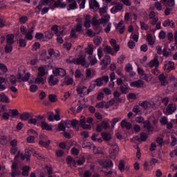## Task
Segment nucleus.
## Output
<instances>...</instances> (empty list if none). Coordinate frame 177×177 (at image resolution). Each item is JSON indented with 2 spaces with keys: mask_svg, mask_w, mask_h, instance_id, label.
<instances>
[{
  "mask_svg": "<svg viewBox=\"0 0 177 177\" xmlns=\"http://www.w3.org/2000/svg\"><path fill=\"white\" fill-rule=\"evenodd\" d=\"M147 134H146V133L142 132L140 133V140L141 142H146V140H147Z\"/></svg>",
  "mask_w": 177,
  "mask_h": 177,
  "instance_id": "obj_37",
  "label": "nucleus"
},
{
  "mask_svg": "<svg viewBox=\"0 0 177 177\" xmlns=\"http://www.w3.org/2000/svg\"><path fill=\"white\" fill-rule=\"evenodd\" d=\"M86 122L88 124H91V122H93V118H85V116H81V118L79 122V125L82 127L83 129H91L92 127L91 126V124H86Z\"/></svg>",
  "mask_w": 177,
  "mask_h": 177,
  "instance_id": "obj_1",
  "label": "nucleus"
},
{
  "mask_svg": "<svg viewBox=\"0 0 177 177\" xmlns=\"http://www.w3.org/2000/svg\"><path fill=\"white\" fill-rule=\"evenodd\" d=\"M174 65V62L169 61L167 64H165V70H167V72L169 73L171 71L175 69V66Z\"/></svg>",
  "mask_w": 177,
  "mask_h": 177,
  "instance_id": "obj_10",
  "label": "nucleus"
},
{
  "mask_svg": "<svg viewBox=\"0 0 177 177\" xmlns=\"http://www.w3.org/2000/svg\"><path fill=\"white\" fill-rule=\"evenodd\" d=\"M28 20V17H27V16H23L19 19V23H21V24H24V23H26V21Z\"/></svg>",
  "mask_w": 177,
  "mask_h": 177,
  "instance_id": "obj_54",
  "label": "nucleus"
},
{
  "mask_svg": "<svg viewBox=\"0 0 177 177\" xmlns=\"http://www.w3.org/2000/svg\"><path fill=\"white\" fill-rule=\"evenodd\" d=\"M74 82V80L73 78H68L64 82V84H66V85H73V83Z\"/></svg>",
  "mask_w": 177,
  "mask_h": 177,
  "instance_id": "obj_55",
  "label": "nucleus"
},
{
  "mask_svg": "<svg viewBox=\"0 0 177 177\" xmlns=\"http://www.w3.org/2000/svg\"><path fill=\"white\" fill-rule=\"evenodd\" d=\"M158 78L163 86H165V85L168 84V82H167V80H165V75L164 74H160Z\"/></svg>",
  "mask_w": 177,
  "mask_h": 177,
  "instance_id": "obj_24",
  "label": "nucleus"
},
{
  "mask_svg": "<svg viewBox=\"0 0 177 177\" xmlns=\"http://www.w3.org/2000/svg\"><path fill=\"white\" fill-rule=\"evenodd\" d=\"M110 80L111 82H112V88H114V80H115V73L114 72H112L110 74Z\"/></svg>",
  "mask_w": 177,
  "mask_h": 177,
  "instance_id": "obj_45",
  "label": "nucleus"
},
{
  "mask_svg": "<svg viewBox=\"0 0 177 177\" xmlns=\"http://www.w3.org/2000/svg\"><path fill=\"white\" fill-rule=\"evenodd\" d=\"M89 6H90V9L97 10V9L99 8V3H97L96 0H90Z\"/></svg>",
  "mask_w": 177,
  "mask_h": 177,
  "instance_id": "obj_9",
  "label": "nucleus"
},
{
  "mask_svg": "<svg viewBox=\"0 0 177 177\" xmlns=\"http://www.w3.org/2000/svg\"><path fill=\"white\" fill-rule=\"evenodd\" d=\"M53 32L52 31H47L44 33V37L46 39H52L53 38Z\"/></svg>",
  "mask_w": 177,
  "mask_h": 177,
  "instance_id": "obj_34",
  "label": "nucleus"
},
{
  "mask_svg": "<svg viewBox=\"0 0 177 177\" xmlns=\"http://www.w3.org/2000/svg\"><path fill=\"white\" fill-rule=\"evenodd\" d=\"M102 41H103V39H102V37H100V38L95 39L93 40V42L94 44H95V45L99 46L100 45V44H102Z\"/></svg>",
  "mask_w": 177,
  "mask_h": 177,
  "instance_id": "obj_58",
  "label": "nucleus"
},
{
  "mask_svg": "<svg viewBox=\"0 0 177 177\" xmlns=\"http://www.w3.org/2000/svg\"><path fill=\"white\" fill-rule=\"evenodd\" d=\"M48 121H51V122L55 121V113H53V112H48Z\"/></svg>",
  "mask_w": 177,
  "mask_h": 177,
  "instance_id": "obj_44",
  "label": "nucleus"
},
{
  "mask_svg": "<svg viewBox=\"0 0 177 177\" xmlns=\"http://www.w3.org/2000/svg\"><path fill=\"white\" fill-rule=\"evenodd\" d=\"M39 145H40V146H42L43 147H48L49 145H50V140H48L47 141L40 140L39 142Z\"/></svg>",
  "mask_w": 177,
  "mask_h": 177,
  "instance_id": "obj_26",
  "label": "nucleus"
},
{
  "mask_svg": "<svg viewBox=\"0 0 177 177\" xmlns=\"http://www.w3.org/2000/svg\"><path fill=\"white\" fill-rule=\"evenodd\" d=\"M53 73L55 75V77L60 76V77H64L66 75V70L62 68H57L53 71Z\"/></svg>",
  "mask_w": 177,
  "mask_h": 177,
  "instance_id": "obj_5",
  "label": "nucleus"
},
{
  "mask_svg": "<svg viewBox=\"0 0 177 177\" xmlns=\"http://www.w3.org/2000/svg\"><path fill=\"white\" fill-rule=\"evenodd\" d=\"M149 66L151 67V68H153V67L156 66L154 69L151 70L152 74L156 75V72L158 71V69H157V68L158 67V66H160L158 59L157 57H155L153 59L151 60L149 63Z\"/></svg>",
  "mask_w": 177,
  "mask_h": 177,
  "instance_id": "obj_4",
  "label": "nucleus"
},
{
  "mask_svg": "<svg viewBox=\"0 0 177 177\" xmlns=\"http://www.w3.org/2000/svg\"><path fill=\"white\" fill-rule=\"evenodd\" d=\"M92 146L93 147H95L94 145L93 144H91V142H83L82 147H83V149H86V147H88V149H92Z\"/></svg>",
  "mask_w": 177,
  "mask_h": 177,
  "instance_id": "obj_41",
  "label": "nucleus"
},
{
  "mask_svg": "<svg viewBox=\"0 0 177 177\" xmlns=\"http://www.w3.org/2000/svg\"><path fill=\"white\" fill-rule=\"evenodd\" d=\"M30 73H26L24 77H22L21 81H23V82H26L28 81V80H30Z\"/></svg>",
  "mask_w": 177,
  "mask_h": 177,
  "instance_id": "obj_47",
  "label": "nucleus"
},
{
  "mask_svg": "<svg viewBox=\"0 0 177 177\" xmlns=\"http://www.w3.org/2000/svg\"><path fill=\"white\" fill-rule=\"evenodd\" d=\"M121 120V118H115L112 120V128H114V125H115V124L117 122H118V121H120Z\"/></svg>",
  "mask_w": 177,
  "mask_h": 177,
  "instance_id": "obj_63",
  "label": "nucleus"
},
{
  "mask_svg": "<svg viewBox=\"0 0 177 177\" xmlns=\"http://www.w3.org/2000/svg\"><path fill=\"white\" fill-rule=\"evenodd\" d=\"M6 42L8 45H12V44H15V35L13 34H10L6 35Z\"/></svg>",
  "mask_w": 177,
  "mask_h": 177,
  "instance_id": "obj_14",
  "label": "nucleus"
},
{
  "mask_svg": "<svg viewBox=\"0 0 177 177\" xmlns=\"http://www.w3.org/2000/svg\"><path fill=\"white\" fill-rule=\"evenodd\" d=\"M85 53H88L90 56L93 55V45H88V46L85 49Z\"/></svg>",
  "mask_w": 177,
  "mask_h": 177,
  "instance_id": "obj_22",
  "label": "nucleus"
},
{
  "mask_svg": "<svg viewBox=\"0 0 177 177\" xmlns=\"http://www.w3.org/2000/svg\"><path fill=\"white\" fill-rule=\"evenodd\" d=\"M120 91H121L123 95H127V93H129V88H128V84H122L120 86Z\"/></svg>",
  "mask_w": 177,
  "mask_h": 177,
  "instance_id": "obj_15",
  "label": "nucleus"
},
{
  "mask_svg": "<svg viewBox=\"0 0 177 177\" xmlns=\"http://www.w3.org/2000/svg\"><path fill=\"white\" fill-rule=\"evenodd\" d=\"M118 168L120 171H122L125 170V162H124V160H120Z\"/></svg>",
  "mask_w": 177,
  "mask_h": 177,
  "instance_id": "obj_35",
  "label": "nucleus"
},
{
  "mask_svg": "<svg viewBox=\"0 0 177 177\" xmlns=\"http://www.w3.org/2000/svg\"><path fill=\"white\" fill-rule=\"evenodd\" d=\"M57 131H62L63 132L66 131V126L64 125V123L62 122V120L61 121L60 123L58 124Z\"/></svg>",
  "mask_w": 177,
  "mask_h": 177,
  "instance_id": "obj_33",
  "label": "nucleus"
},
{
  "mask_svg": "<svg viewBox=\"0 0 177 177\" xmlns=\"http://www.w3.org/2000/svg\"><path fill=\"white\" fill-rule=\"evenodd\" d=\"M9 117H10L9 112H4L2 115V118L3 120H9Z\"/></svg>",
  "mask_w": 177,
  "mask_h": 177,
  "instance_id": "obj_62",
  "label": "nucleus"
},
{
  "mask_svg": "<svg viewBox=\"0 0 177 177\" xmlns=\"http://www.w3.org/2000/svg\"><path fill=\"white\" fill-rule=\"evenodd\" d=\"M100 20V24H103V26H106V24H107V22H109L110 20V15L104 16Z\"/></svg>",
  "mask_w": 177,
  "mask_h": 177,
  "instance_id": "obj_19",
  "label": "nucleus"
},
{
  "mask_svg": "<svg viewBox=\"0 0 177 177\" xmlns=\"http://www.w3.org/2000/svg\"><path fill=\"white\" fill-rule=\"evenodd\" d=\"M10 82L12 85H15L16 82H17V80H16V76L12 75L10 77Z\"/></svg>",
  "mask_w": 177,
  "mask_h": 177,
  "instance_id": "obj_49",
  "label": "nucleus"
},
{
  "mask_svg": "<svg viewBox=\"0 0 177 177\" xmlns=\"http://www.w3.org/2000/svg\"><path fill=\"white\" fill-rule=\"evenodd\" d=\"M104 103H106V102H98L96 104L95 107L97 109H103V107H104Z\"/></svg>",
  "mask_w": 177,
  "mask_h": 177,
  "instance_id": "obj_61",
  "label": "nucleus"
},
{
  "mask_svg": "<svg viewBox=\"0 0 177 177\" xmlns=\"http://www.w3.org/2000/svg\"><path fill=\"white\" fill-rule=\"evenodd\" d=\"M38 74L37 76L39 77H44V75H45L46 73H45V68H44V66H41L38 68Z\"/></svg>",
  "mask_w": 177,
  "mask_h": 177,
  "instance_id": "obj_31",
  "label": "nucleus"
},
{
  "mask_svg": "<svg viewBox=\"0 0 177 177\" xmlns=\"http://www.w3.org/2000/svg\"><path fill=\"white\" fill-rule=\"evenodd\" d=\"M28 133L29 135H34L33 136L36 137V138H37V136H38V132H37L35 130H34L32 129L28 130Z\"/></svg>",
  "mask_w": 177,
  "mask_h": 177,
  "instance_id": "obj_48",
  "label": "nucleus"
},
{
  "mask_svg": "<svg viewBox=\"0 0 177 177\" xmlns=\"http://www.w3.org/2000/svg\"><path fill=\"white\" fill-rule=\"evenodd\" d=\"M144 128H145L146 129H147L148 132H153V126L151 125V123H149L147 124H145L144 125Z\"/></svg>",
  "mask_w": 177,
  "mask_h": 177,
  "instance_id": "obj_43",
  "label": "nucleus"
},
{
  "mask_svg": "<svg viewBox=\"0 0 177 177\" xmlns=\"http://www.w3.org/2000/svg\"><path fill=\"white\" fill-rule=\"evenodd\" d=\"M42 129H46V131H52L53 128L51 125H49L46 122L44 121L41 122Z\"/></svg>",
  "mask_w": 177,
  "mask_h": 177,
  "instance_id": "obj_20",
  "label": "nucleus"
},
{
  "mask_svg": "<svg viewBox=\"0 0 177 177\" xmlns=\"http://www.w3.org/2000/svg\"><path fill=\"white\" fill-rule=\"evenodd\" d=\"M147 41L149 43V45H154V39H153V35L148 34L147 35Z\"/></svg>",
  "mask_w": 177,
  "mask_h": 177,
  "instance_id": "obj_23",
  "label": "nucleus"
},
{
  "mask_svg": "<svg viewBox=\"0 0 177 177\" xmlns=\"http://www.w3.org/2000/svg\"><path fill=\"white\" fill-rule=\"evenodd\" d=\"M156 142L158 143L159 146H162V143H164V139L161 137H158L156 138Z\"/></svg>",
  "mask_w": 177,
  "mask_h": 177,
  "instance_id": "obj_64",
  "label": "nucleus"
},
{
  "mask_svg": "<svg viewBox=\"0 0 177 177\" xmlns=\"http://www.w3.org/2000/svg\"><path fill=\"white\" fill-rule=\"evenodd\" d=\"M19 45L21 47L24 48L27 45V41L24 39H19Z\"/></svg>",
  "mask_w": 177,
  "mask_h": 177,
  "instance_id": "obj_53",
  "label": "nucleus"
},
{
  "mask_svg": "<svg viewBox=\"0 0 177 177\" xmlns=\"http://www.w3.org/2000/svg\"><path fill=\"white\" fill-rule=\"evenodd\" d=\"M149 102L144 101L141 104H140V106L142 107L144 110H147V109L149 108Z\"/></svg>",
  "mask_w": 177,
  "mask_h": 177,
  "instance_id": "obj_42",
  "label": "nucleus"
},
{
  "mask_svg": "<svg viewBox=\"0 0 177 177\" xmlns=\"http://www.w3.org/2000/svg\"><path fill=\"white\" fill-rule=\"evenodd\" d=\"M102 128L104 129H107L109 128V126L107 124V122L106 121H102L101 125L98 124L96 128L97 132H102Z\"/></svg>",
  "mask_w": 177,
  "mask_h": 177,
  "instance_id": "obj_12",
  "label": "nucleus"
},
{
  "mask_svg": "<svg viewBox=\"0 0 177 177\" xmlns=\"http://www.w3.org/2000/svg\"><path fill=\"white\" fill-rule=\"evenodd\" d=\"M130 85L131 86H133L135 88H142V86L145 85V82H143L142 80L134 81V82H132L130 84Z\"/></svg>",
  "mask_w": 177,
  "mask_h": 177,
  "instance_id": "obj_8",
  "label": "nucleus"
},
{
  "mask_svg": "<svg viewBox=\"0 0 177 177\" xmlns=\"http://www.w3.org/2000/svg\"><path fill=\"white\" fill-rule=\"evenodd\" d=\"M118 151H120V148L117 144H114L111 146V148L109 149V154L112 160H115V157H117Z\"/></svg>",
  "mask_w": 177,
  "mask_h": 177,
  "instance_id": "obj_2",
  "label": "nucleus"
},
{
  "mask_svg": "<svg viewBox=\"0 0 177 177\" xmlns=\"http://www.w3.org/2000/svg\"><path fill=\"white\" fill-rule=\"evenodd\" d=\"M120 125H121L122 128H126L127 129H131V128H132V124L127 122V120H123L121 122Z\"/></svg>",
  "mask_w": 177,
  "mask_h": 177,
  "instance_id": "obj_16",
  "label": "nucleus"
},
{
  "mask_svg": "<svg viewBox=\"0 0 177 177\" xmlns=\"http://www.w3.org/2000/svg\"><path fill=\"white\" fill-rule=\"evenodd\" d=\"M92 24L93 26H99V24H100V21H99V20L96 19V17H93L92 19Z\"/></svg>",
  "mask_w": 177,
  "mask_h": 177,
  "instance_id": "obj_57",
  "label": "nucleus"
},
{
  "mask_svg": "<svg viewBox=\"0 0 177 177\" xmlns=\"http://www.w3.org/2000/svg\"><path fill=\"white\" fill-rule=\"evenodd\" d=\"M48 100L51 103H55L57 100V96H56V95L50 94L48 95Z\"/></svg>",
  "mask_w": 177,
  "mask_h": 177,
  "instance_id": "obj_32",
  "label": "nucleus"
},
{
  "mask_svg": "<svg viewBox=\"0 0 177 177\" xmlns=\"http://www.w3.org/2000/svg\"><path fill=\"white\" fill-rule=\"evenodd\" d=\"M31 153H32V149H25V155L26 156V160L30 161V157H31Z\"/></svg>",
  "mask_w": 177,
  "mask_h": 177,
  "instance_id": "obj_30",
  "label": "nucleus"
},
{
  "mask_svg": "<svg viewBox=\"0 0 177 177\" xmlns=\"http://www.w3.org/2000/svg\"><path fill=\"white\" fill-rule=\"evenodd\" d=\"M133 112L136 114H142V110L139 108V105H136L133 109Z\"/></svg>",
  "mask_w": 177,
  "mask_h": 177,
  "instance_id": "obj_38",
  "label": "nucleus"
},
{
  "mask_svg": "<svg viewBox=\"0 0 177 177\" xmlns=\"http://www.w3.org/2000/svg\"><path fill=\"white\" fill-rule=\"evenodd\" d=\"M35 84H42V85H44L45 80H44L42 76L37 75V77L35 80Z\"/></svg>",
  "mask_w": 177,
  "mask_h": 177,
  "instance_id": "obj_28",
  "label": "nucleus"
},
{
  "mask_svg": "<svg viewBox=\"0 0 177 177\" xmlns=\"http://www.w3.org/2000/svg\"><path fill=\"white\" fill-rule=\"evenodd\" d=\"M86 107H88V105H86V104H84L82 105H80L77 107V113H81V111H82V109H86Z\"/></svg>",
  "mask_w": 177,
  "mask_h": 177,
  "instance_id": "obj_50",
  "label": "nucleus"
},
{
  "mask_svg": "<svg viewBox=\"0 0 177 177\" xmlns=\"http://www.w3.org/2000/svg\"><path fill=\"white\" fill-rule=\"evenodd\" d=\"M59 82V80L57 78H55V76L51 75L48 78V84L50 86H55V85H57Z\"/></svg>",
  "mask_w": 177,
  "mask_h": 177,
  "instance_id": "obj_7",
  "label": "nucleus"
},
{
  "mask_svg": "<svg viewBox=\"0 0 177 177\" xmlns=\"http://www.w3.org/2000/svg\"><path fill=\"white\" fill-rule=\"evenodd\" d=\"M8 113L10 114V117H16V115H19V111L17 109H9Z\"/></svg>",
  "mask_w": 177,
  "mask_h": 177,
  "instance_id": "obj_25",
  "label": "nucleus"
},
{
  "mask_svg": "<svg viewBox=\"0 0 177 177\" xmlns=\"http://www.w3.org/2000/svg\"><path fill=\"white\" fill-rule=\"evenodd\" d=\"M95 83L97 86H102L103 85V80H102V77H100L95 80Z\"/></svg>",
  "mask_w": 177,
  "mask_h": 177,
  "instance_id": "obj_56",
  "label": "nucleus"
},
{
  "mask_svg": "<svg viewBox=\"0 0 177 177\" xmlns=\"http://www.w3.org/2000/svg\"><path fill=\"white\" fill-rule=\"evenodd\" d=\"M176 110V106L174 104H170L168 105L166 111L168 114H172L173 113H175Z\"/></svg>",
  "mask_w": 177,
  "mask_h": 177,
  "instance_id": "obj_13",
  "label": "nucleus"
},
{
  "mask_svg": "<svg viewBox=\"0 0 177 177\" xmlns=\"http://www.w3.org/2000/svg\"><path fill=\"white\" fill-rule=\"evenodd\" d=\"M100 165H102V168H111L113 167V161L108 160V161H99Z\"/></svg>",
  "mask_w": 177,
  "mask_h": 177,
  "instance_id": "obj_6",
  "label": "nucleus"
},
{
  "mask_svg": "<svg viewBox=\"0 0 177 177\" xmlns=\"http://www.w3.org/2000/svg\"><path fill=\"white\" fill-rule=\"evenodd\" d=\"M0 102L2 103H10V100L5 93H1L0 94Z\"/></svg>",
  "mask_w": 177,
  "mask_h": 177,
  "instance_id": "obj_11",
  "label": "nucleus"
},
{
  "mask_svg": "<svg viewBox=\"0 0 177 177\" xmlns=\"http://www.w3.org/2000/svg\"><path fill=\"white\" fill-rule=\"evenodd\" d=\"M30 92H37V91H38V86L35 84H32L30 86Z\"/></svg>",
  "mask_w": 177,
  "mask_h": 177,
  "instance_id": "obj_52",
  "label": "nucleus"
},
{
  "mask_svg": "<svg viewBox=\"0 0 177 177\" xmlns=\"http://www.w3.org/2000/svg\"><path fill=\"white\" fill-rule=\"evenodd\" d=\"M30 169H31V168L30 167V166H24L22 167V175L23 176H28L29 174H30Z\"/></svg>",
  "mask_w": 177,
  "mask_h": 177,
  "instance_id": "obj_18",
  "label": "nucleus"
},
{
  "mask_svg": "<svg viewBox=\"0 0 177 177\" xmlns=\"http://www.w3.org/2000/svg\"><path fill=\"white\" fill-rule=\"evenodd\" d=\"M13 49V47H12V44H7L5 46V52L6 53H10Z\"/></svg>",
  "mask_w": 177,
  "mask_h": 177,
  "instance_id": "obj_40",
  "label": "nucleus"
},
{
  "mask_svg": "<svg viewBox=\"0 0 177 177\" xmlns=\"http://www.w3.org/2000/svg\"><path fill=\"white\" fill-rule=\"evenodd\" d=\"M19 118L22 121H27L28 118H31V115H30V113L28 112H24L20 114Z\"/></svg>",
  "mask_w": 177,
  "mask_h": 177,
  "instance_id": "obj_17",
  "label": "nucleus"
},
{
  "mask_svg": "<svg viewBox=\"0 0 177 177\" xmlns=\"http://www.w3.org/2000/svg\"><path fill=\"white\" fill-rule=\"evenodd\" d=\"M77 8H78V6H77V2L74 1H72L71 4H69V7L67 8V10L77 9Z\"/></svg>",
  "mask_w": 177,
  "mask_h": 177,
  "instance_id": "obj_29",
  "label": "nucleus"
},
{
  "mask_svg": "<svg viewBox=\"0 0 177 177\" xmlns=\"http://www.w3.org/2000/svg\"><path fill=\"white\" fill-rule=\"evenodd\" d=\"M101 66V70H106L107 68V66H109V62H106V59H102L100 62Z\"/></svg>",
  "mask_w": 177,
  "mask_h": 177,
  "instance_id": "obj_36",
  "label": "nucleus"
},
{
  "mask_svg": "<svg viewBox=\"0 0 177 177\" xmlns=\"http://www.w3.org/2000/svg\"><path fill=\"white\" fill-rule=\"evenodd\" d=\"M94 31H95L96 35H99L100 34V32L102 31V27L100 26V25L95 26L93 27Z\"/></svg>",
  "mask_w": 177,
  "mask_h": 177,
  "instance_id": "obj_39",
  "label": "nucleus"
},
{
  "mask_svg": "<svg viewBox=\"0 0 177 177\" xmlns=\"http://www.w3.org/2000/svg\"><path fill=\"white\" fill-rule=\"evenodd\" d=\"M66 62H69L71 64L73 63V64H81L82 66H86V61H85V57H82V55H80L77 59H73L72 60L66 59Z\"/></svg>",
  "mask_w": 177,
  "mask_h": 177,
  "instance_id": "obj_3",
  "label": "nucleus"
},
{
  "mask_svg": "<svg viewBox=\"0 0 177 177\" xmlns=\"http://www.w3.org/2000/svg\"><path fill=\"white\" fill-rule=\"evenodd\" d=\"M160 123L162 125H167V124H168V118H167V117L163 116L160 120Z\"/></svg>",
  "mask_w": 177,
  "mask_h": 177,
  "instance_id": "obj_51",
  "label": "nucleus"
},
{
  "mask_svg": "<svg viewBox=\"0 0 177 177\" xmlns=\"http://www.w3.org/2000/svg\"><path fill=\"white\" fill-rule=\"evenodd\" d=\"M102 136L104 140H105V142H109V140H111V134H110V133L103 132V133H102Z\"/></svg>",
  "mask_w": 177,
  "mask_h": 177,
  "instance_id": "obj_21",
  "label": "nucleus"
},
{
  "mask_svg": "<svg viewBox=\"0 0 177 177\" xmlns=\"http://www.w3.org/2000/svg\"><path fill=\"white\" fill-rule=\"evenodd\" d=\"M35 38L36 39H43V41H45L44 34L41 32H37L35 35Z\"/></svg>",
  "mask_w": 177,
  "mask_h": 177,
  "instance_id": "obj_46",
  "label": "nucleus"
},
{
  "mask_svg": "<svg viewBox=\"0 0 177 177\" xmlns=\"http://www.w3.org/2000/svg\"><path fill=\"white\" fill-rule=\"evenodd\" d=\"M0 144L3 145L8 144V138L5 136L0 135Z\"/></svg>",
  "mask_w": 177,
  "mask_h": 177,
  "instance_id": "obj_27",
  "label": "nucleus"
},
{
  "mask_svg": "<svg viewBox=\"0 0 177 177\" xmlns=\"http://www.w3.org/2000/svg\"><path fill=\"white\" fill-rule=\"evenodd\" d=\"M140 26L142 30H149V25L146 24L145 22L140 21Z\"/></svg>",
  "mask_w": 177,
  "mask_h": 177,
  "instance_id": "obj_59",
  "label": "nucleus"
},
{
  "mask_svg": "<svg viewBox=\"0 0 177 177\" xmlns=\"http://www.w3.org/2000/svg\"><path fill=\"white\" fill-rule=\"evenodd\" d=\"M136 45V44H135V41L130 40L128 42V46L129 48H130V49H133V48H135V46Z\"/></svg>",
  "mask_w": 177,
  "mask_h": 177,
  "instance_id": "obj_60",
  "label": "nucleus"
}]
</instances>
